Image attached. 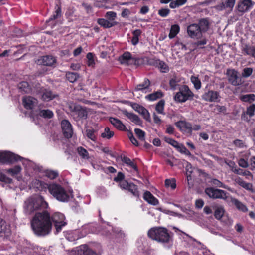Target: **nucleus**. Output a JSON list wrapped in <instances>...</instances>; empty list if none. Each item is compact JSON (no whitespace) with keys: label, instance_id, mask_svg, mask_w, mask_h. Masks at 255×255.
<instances>
[{"label":"nucleus","instance_id":"11","mask_svg":"<svg viewBox=\"0 0 255 255\" xmlns=\"http://www.w3.org/2000/svg\"><path fill=\"white\" fill-rule=\"evenodd\" d=\"M201 97L203 100L209 102H218L220 98L218 92L210 90H205Z\"/></svg>","mask_w":255,"mask_h":255},{"label":"nucleus","instance_id":"34","mask_svg":"<svg viewBox=\"0 0 255 255\" xmlns=\"http://www.w3.org/2000/svg\"><path fill=\"white\" fill-rule=\"evenodd\" d=\"M180 27L178 25L174 24L171 26L170 33L169 34V38L172 39L174 38L176 35L179 32Z\"/></svg>","mask_w":255,"mask_h":255},{"label":"nucleus","instance_id":"15","mask_svg":"<svg viewBox=\"0 0 255 255\" xmlns=\"http://www.w3.org/2000/svg\"><path fill=\"white\" fill-rule=\"evenodd\" d=\"M61 128L64 136L67 138L72 136L73 131L72 125L69 121L63 120L61 121Z\"/></svg>","mask_w":255,"mask_h":255},{"label":"nucleus","instance_id":"23","mask_svg":"<svg viewBox=\"0 0 255 255\" xmlns=\"http://www.w3.org/2000/svg\"><path fill=\"white\" fill-rule=\"evenodd\" d=\"M109 121L117 129L120 130H126L127 128L121 121L116 118L110 117Z\"/></svg>","mask_w":255,"mask_h":255},{"label":"nucleus","instance_id":"18","mask_svg":"<svg viewBox=\"0 0 255 255\" xmlns=\"http://www.w3.org/2000/svg\"><path fill=\"white\" fill-rule=\"evenodd\" d=\"M150 80L147 78H145L142 83H140L136 86L135 91H140L142 93H146L151 91L150 89Z\"/></svg>","mask_w":255,"mask_h":255},{"label":"nucleus","instance_id":"48","mask_svg":"<svg viewBox=\"0 0 255 255\" xmlns=\"http://www.w3.org/2000/svg\"><path fill=\"white\" fill-rule=\"evenodd\" d=\"M164 101L160 100L159 101L156 105L155 110L159 114H164Z\"/></svg>","mask_w":255,"mask_h":255},{"label":"nucleus","instance_id":"31","mask_svg":"<svg viewBox=\"0 0 255 255\" xmlns=\"http://www.w3.org/2000/svg\"><path fill=\"white\" fill-rule=\"evenodd\" d=\"M214 208V216L217 220H220L224 214V208L222 206H215Z\"/></svg>","mask_w":255,"mask_h":255},{"label":"nucleus","instance_id":"16","mask_svg":"<svg viewBox=\"0 0 255 255\" xmlns=\"http://www.w3.org/2000/svg\"><path fill=\"white\" fill-rule=\"evenodd\" d=\"M56 63V59L52 55H46L40 57L37 60V64L47 66H53Z\"/></svg>","mask_w":255,"mask_h":255},{"label":"nucleus","instance_id":"42","mask_svg":"<svg viewBox=\"0 0 255 255\" xmlns=\"http://www.w3.org/2000/svg\"><path fill=\"white\" fill-rule=\"evenodd\" d=\"M114 135V132L110 130L109 128L106 127L104 131L101 134V136L108 139L112 138Z\"/></svg>","mask_w":255,"mask_h":255},{"label":"nucleus","instance_id":"59","mask_svg":"<svg viewBox=\"0 0 255 255\" xmlns=\"http://www.w3.org/2000/svg\"><path fill=\"white\" fill-rule=\"evenodd\" d=\"M165 185L167 187H170L172 189L176 188L175 181L174 179H166L165 181Z\"/></svg>","mask_w":255,"mask_h":255},{"label":"nucleus","instance_id":"39","mask_svg":"<svg viewBox=\"0 0 255 255\" xmlns=\"http://www.w3.org/2000/svg\"><path fill=\"white\" fill-rule=\"evenodd\" d=\"M122 161L127 165L131 167L135 171H137V166L129 158L126 156H124L123 157H122Z\"/></svg>","mask_w":255,"mask_h":255},{"label":"nucleus","instance_id":"27","mask_svg":"<svg viewBox=\"0 0 255 255\" xmlns=\"http://www.w3.org/2000/svg\"><path fill=\"white\" fill-rule=\"evenodd\" d=\"M97 23L101 26L105 28H109L117 25L116 21H109L107 19L99 18L97 20Z\"/></svg>","mask_w":255,"mask_h":255},{"label":"nucleus","instance_id":"19","mask_svg":"<svg viewBox=\"0 0 255 255\" xmlns=\"http://www.w3.org/2000/svg\"><path fill=\"white\" fill-rule=\"evenodd\" d=\"M22 103L26 109L32 110L37 104V101L32 97L26 96L22 98Z\"/></svg>","mask_w":255,"mask_h":255},{"label":"nucleus","instance_id":"51","mask_svg":"<svg viewBox=\"0 0 255 255\" xmlns=\"http://www.w3.org/2000/svg\"><path fill=\"white\" fill-rule=\"evenodd\" d=\"M191 81L194 84L196 89L198 90L201 88V81L197 77L192 76L191 77Z\"/></svg>","mask_w":255,"mask_h":255},{"label":"nucleus","instance_id":"26","mask_svg":"<svg viewBox=\"0 0 255 255\" xmlns=\"http://www.w3.org/2000/svg\"><path fill=\"white\" fill-rule=\"evenodd\" d=\"M123 113L136 125H140L142 124L141 120L137 115L132 113L128 112L127 110H124Z\"/></svg>","mask_w":255,"mask_h":255},{"label":"nucleus","instance_id":"57","mask_svg":"<svg viewBox=\"0 0 255 255\" xmlns=\"http://www.w3.org/2000/svg\"><path fill=\"white\" fill-rule=\"evenodd\" d=\"M180 153L185 154L188 156H191V154L190 152L183 145H180L179 147L177 149Z\"/></svg>","mask_w":255,"mask_h":255},{"label":"nucleus","instance_id":"37","mask_svg":"<svg viewBox=\"0 0 255 255\" xmlns=\"http://www.w3.org/2000/svg\"><path fill=\"white\" fill-rule=\"evenodd\" d=\"M240 99L245 102L252 103L255 100V95L254 94H249L241 96Z\"/></svg>","mask_w":255,"mask_h":255},{"label":"nucleus","instance_id":"52","mask_svg":"<svg viewBox=\"0 0 255 255\" xmlns=\"http://www.w3.org/2000/svg\"><path fill=\"white\" fill-rule=\"evenodd\" d=\"M135 133L138 138L141 141L145 140V133L144 131L139 128H135L134 129Z\"/></svg>","mask_w":255,"mask_h":255},{"label":"nucleus","instance_id":"13","mask_svg":"<svg viewBox=\"0 0 255 255\" xmlns=\"http://www.w3.org/2000/svg\"><path fill=\"white\" fill-rule=\"evenodd\" d=\"M11 234L10 225L6 224L2 219H0V237L8 238Z\"/></svg>","mask_w":255,"mask_h":255},{"label":"nucleus","instance_id":"50","mask_svg":"<svg viewBox=\"0 0 255 255\" xmlns=\"http://www.w3.org/2000/svg\"><path fill=\"white\" fill-rule=\"evenodd\" d=\"M21 171V168L20 166H15L12 168H10L7 170V172L12 176L17 175Z\"/></svg>","mask_w":255,"mask_h":255},{"label":"nucleus","instance_id":"6","mask_svg":"<svg viewBox=\"0 0 255 255\" xmlns=\"http://www.w3.org/2000/svg\"><path fill=\"white\" fill-rule=\"evenodd\" d=\"M71 115L76 121H82L87 118L88 111L86 107L79 105L70 106Z\"/></svg>","mask_w":255,"mask_h":255},{"label":"nucleus","instance_id":"9","mask_svg":"<svg viewBox=\"0 0 255 255\" xmlns=\"http://www.w3.org/2000/svg\"><path fill=\"white\" fill-rule=\"evenodd\" d=\"M205 193L209 197L214 199H226L227 198L226 192L219 189L207 188L205 189Z\"/></svg>","mask_w":255,"mask_h":255},{"label":"nucleus","instance_id":"2","mask_svg":"<svg viewBox=\"0 0 255 255\" xmlns=\"http://www.w3.org/2000/svg\"><path fill=\"white\" fill-rule=\"evenodd\" d=\"M171 232L163 227H155L148 231L149 238L163 244H172L173 239Z\"/></svg>","mask_w":255,"mask_h":255},{"label":"nucleus","instance_id":"20","mask_svg":"<svg viewBox=\"0 0 255 255\" xmlns=\"http://www.w3.org/2000/svg\"><path fill=\"white\" fill-rule=\"evenodd\" d=\"M175 125L181 131L191 134L192 131V127L190 123L180 121L175 123Z\"/></svg>","mask_w":255,"mask_h":255},{"label":"nucleus","instance_id":"17","mask_svg":"<svg viewBox=\"0 0 255 255\" xmlns=\"http://www.w3.org/2000/svg\"><path fill=\"white\" fill-rule=\"evenodd\" d=\"M132 107L134 110L141 114L144 119L148 122H151L150 115L148 111L144 107L139 105L137 103H134L132 105Z\"/></svg>","mask_w":255,"mask_h":255},{"label":"nucleus","instance_id":"64","mask_svg":"<svg viewBox=\"0 0 255 255\" xmlns=\"http://www.w3.org/2000/svg\"><path fill=\"white\" fill-rule=\"evenodd\" d=\"M159 68L162 72H166L168 71V67L165 63L162 61L159 63Z\"/></svg>","mask_w":255,"mask_h":255},{"label":"nucleus","instance_id":"53","mask_svg":"<svg viewBox=\"0 0 255 255\" xmlns=\"http://www.w3.org/2000/svg\"><path fill=\"white\" fill-rule=\"evenodd\" d=\"M253 73V69L250 67L245 68L243 70L242 76L244 78H248Z\"/></svg>","mask_w":255,"mask_h":255},{"label":"nucleus","instance_id":"14","mask_svg":"<svg viewBox=\"0 0 255 255\" xmlns=\"http://www.w3.org/2000/svg\"><path fill=\"white\" fill-rule=\"evenodd\" d=\"M119 62L123 65H128L130 64H136L137 59L131 56V54L128 52H125L119 58Z\"/></svg>","mask_w":255,"mask_h":255},{"label":"nucleus","instance_id":"40","mask_svg":"<svg viewBox=\"0 0 255 255\" xmlns=\"http://www.w3.org/2000/svg\"><path fill=\"white\" fill-rule=\"evenodd\" d=\"M39 115L43 118L50 119L53 117V113L50 110H41Z\"/></svg>","mask_w":255,"mask_h":255},{"label":"nucleus","instance_id":"10","mask_svg":"<svg viewBox=\"0 0 255 255\" xmlns=\"http://www.w3.org/2000/svg\"><path fill=\"white\" fill-rule=\"evenodd\" d=\"M187 33L188 35L192 39H198L202 37V32L196 23H193L188 26Z\"/></svg>","mask_w":255,"mask_h":255},{"label":"nucleus","instance_id":"60","mask_svg":"<svg viewBox=\"0 0 255 255\" xmlns=\"http://www.w3.org/2000/svg\"><path fill=\"white\" fill-rule=\"evenodd\" d=\"M238 165L240 167H241L242 168H248L249 166V164L248 161L245 160L243 158H240L238 160Z\"/></svg>","mask_w":255,"mask_h":255},{"label":"nucleus","instance_id":"38","mask_svg":"<svg viewBox=\"0 0 255 255\" xmlns=\"http://www.w3.org/2000/svg\"><path fill=\"white\" fill-rule=\"evenodd\" d=\"M128 191L130 192L133 196L139 197L140 193L138 190L137 187L133 183H130V185L128 189Z\"/></svg>","mask_w":255,"mask_h":255},{"label":"nucleus","instance_id":"7","mask_svg":"<svg viewBox=\"0 0 255 255\" xmlns=\"http://www.w3.org/2000/svg\"><path fill=\"white\" fill-rule=\"evenodd\" d=\"M227 75L228 82L233 86H240L243 83L242 78L239 76V72L235 69H228Z\"/></svg>","mask_w":255,"mask_h":255},{"label":"nucleus","instance_id":"62","mask_svg":"<svg viewBox=\"0 0 255 255\" xmlns=\"http://www.w3.org/2000/svg\"><path fill=\"white\" fill-rule=\"evenodd\" d=\"M227 165L231 168V170L235 173V170H237L239 168L237 167L235 163L232 161H229L225 162Z\"/></svg>","mask_w":255,"mask_h":255},{"label":"nucleus","instance_id":"43","mask_svg":"<svg viewBox=\"0 0 255 255\" xmlns=\"http://www.w3.org/2000/svg\"><path fill=\"white\" fill-rule=\"evenodd\" d=\"M187 1V0H176L171 2L169 6L171 8H175L184 5Z\"/></svg>","mask_w":255,"mask_h":255},{"label":"nucleus","instance_id":"33","mask_svg":"<svg viewBox=\"0 0 255 255\" xmlns=\"http://www.w3.org/2000/svg\"><path fill=\"white\" fill-rule=\"evenodd\" d=\"M163 93L161 91H158L147 95L145 98L149 101H155L162 97Z\"/></svg>","mask_w":255,"mask_h":255},{"label":"nucleus","instance_id":"56","mask_svg":"<svg viewBox=\"0 0 255 255\" xmlns=\"http://www.w3.org/2000/svg\"><path fill=\"white\" fill-rule=\"evenodd\" d=\"M87 65L88 66L93 67L95 65V62L93 58V56L92 53H88L87 54Z\"/></svg>","mask_w":255,"mask_h":255},{"label":"nucleus","instance_id":"32","mask_svg":"<svg viewBox=\"0 0 255 255\" xmlns=\"http://www.w3.org/2000/svg\"><path fill=\"white\" fill-rule=\"evenodd\" d=\"M96 130L93 128L87 129L85 131V135L87 137L92 141L96 142L97 137L95 135Z\"/></svg>","mask_w":255,"mask_h":255},{"label":"nucleus","instance_id":"30","mask_svg":"<svg viewBox=\"0 0 255 255\" xmlns=\"http://www.w3.org/2000/svg\"><path fill=\"white\" fill-rule=\"evenodd\" d=\"M235 182L240 186L248 190H252V184L250 183H247L242 180L241 178L238 177L235 179Z\"/></svg>","mask_w":255,"mask_h":255},{"label":"nucleus","instance_id":"55","mask_svg":"<svg viewBox=\"0 0 255 255\" xmlns=\"http://www.w3.org/2000/svg\"><path fill=\"white\" fill-rule=\"evenodd\" d=\"M164 139H165V141L167 143L170 144V145H171L172 146H173L176 149H177V148H178L179 146L180 145V144L178 143V142L177 141H175V140H174L172 138H168V137H165Z\"/></svg>","mask_w":255,"mask_h":255},{"label":"nucleus","instance_id":"44","mask_svg":"<svg viewBox=\"0 0 255 255\" xmlns=\"http://www.w3.org/2000/svg\"><path fill=\"white\" fill-rule=\"evenodd\" d=\"M77 152L79 155L84 159H88L89 158V153L88 151L82 147H79L77 148Z\"/></svg>","mask_w":255,"mask_h":255},{"label":"nucleus","instance_id":"49","mask_svg":"<svg viewBox=\"0 0 255 255\" xmlns=\"http://www.w3.org/2000/svg\"><path fill=\"white\" fill-rule=\"evenodd\" d=\"M105 17L109 21H115L117 14L114 11H108L106 13Z\"/></svg>","mask_w":255,"mask_h":255},{"label":"nucleus","instance_id":"41","mask_svg":"<svg viewBox=\"0 0 255 255\" xmlns=\"http://www.w3.org/2000/svg\"><path fill=\"white\" fill-rule=\"evenodd\" d=\"M67 79L71 83H74L79 78V75L77 73L74 72H67L66 74Z\"/></svg>","mask_w":255,"mask_h":255},{"label":"nucleus","instance_id":"25","mask_svg":"<svg viewBox=\"0 0 255 255\" xmlns=\"http://www.w3.org/2000/svg\"><path fill=\"white\" fill-rule=\"evenodd\" d=\"M229 198L230 201L232 203V204L235 205L239 210L244 212H246L248 211L247 206L240 201H239L238 199L232 197H230Z\"/></svg>","mask_w":255,"mask_h":255},{"label":"nucleus","instance_id":"3","mask_svg":"<svg viewBox=\"0 0 255 255\" xmlns=\"http://www.w3.org/2000/svg\"><path fill=\"white\" fill-rule=\"evenodd\" d=\"M48 207V203L42 196L27 199L24 203V210L26 214H31L40 209H45Z\"/></svg>","mask_w":255,"mask_h":255},{"label":"nucleus","instance_id":"28","mask_svg":"<svg viewBox=\"0 0 255 255\" xmlns=\"http://www.w3.org/2000/svg\"><path fill=\"white\" fill-rule=\"evenodd\" d=\"M57 95L53 93V92L47 89H44L42 91V94L41 95V99L45 101H50L55 97H56Z\"/></svg>","mask_w":255,"mask_h":255},{"label":"nucleus","instance_id":"1","mask_svg":"<svg viewBox=\"0 0 255 255\" xmlns=\"http://www.w3.org/2000/svg\"><path fill=\"white\" fill-rule=\"evenodd\" d=\"M65 219L64 215L61 213H55L51 218L47 211L37 212L30 221L31 227L36 235L45 236L51 232L52 221L54 224L56 233H58L67 224Z\"/></svg>","mask_w":255,"mask_h":255},{"label":"nucleus","instance_id":"47","mask_svg":"<svg viewBox=\"0 0 255 255\" xmlns=\"http://www.w3.org/2000/svg\"><path fill=\"white\" fill-rule=\"evenodd\" d=\"M61 15V9L60 6H59L57 4L56 5L55 7V11L54 13L49 18V20H52L56 19L59 17Z\"/></svg>","mask_w":255,"mask_h":255},{"label":"nucleus","instance_id":"54","mask_svg":"<svg viewBox=\"0 0 255 255\" xmlns=\"http://www.w3.org/2000/svg\"><path fill=\"white\" fill-rule=\"evenodd\" d=\"M255 112V104H253L247 108L246 112V114L248 115L250 117L253 116Z\"/></svg>","mask_w":255,"mask_h":255},{"label":"nucleus","instance_id":"63","mask_svg":"<svg viewBox=\"0 0 255 255\" xmlns=\"http://www.w3.org/2000/svg\"><path fill=\"white\" fill-rule=\"evenodd\" d=\"M178 81L175 78H172L169 81V84L172 89L175 90Z\"/></svg>","mask_w":255,"mask_h":255},{"label":"nucleus","instance_id":"21","mask_svg":"<svg viewBox=\"0 0 255 255\" xmlns=\"http://www.w3.org/2000/svg\"><path fill=\"white\" fill-rule=\"evenodd\" d=\"M242 52L244 55L250 56L255 58V46L244 44L241 48Z\"/></svg>","mask_w":255,"mask_h":255},{"label":"nucleus","instance_id":"4","mask_svg":"<svg viewBox=\"0 0 255 255\" xmlns=\"http://www.w3.org/2000/svg\"><path fill=\"white\" fill-rule=\"evenodd\" d=\"M47 188L50 193L57 200L63 202L69 201V194L60 185L52 183L49 184Z\"/></svg>","mask_w":255,"mask_h":255},{"label":"nucleus","instance_id":"29","mask_svg":"<svg viewBox=\"0 0 255 255\" xmlns=\"http://www.w3.org/2000/svg\"><path fill=\"white\" fill-rule=\"evenodd\" d=\"M198 26L200 27V30L202 32H207L209 29V22L207 18H202L199 20Z\"/></svg>","mask_w":255,"mask_h":255},{"label":"nucleus","instance_id":"46","mask_svg":"<svg viewBox=\"0 0 255 255\" xmlns=\"http://www.w3.org/2000/svg\"><path fill=\"white\" fill-rule=\"evenodd\" d=\"M45 175L50 179H54L58 176V173L56 171L46 170L45 171Z\"/></svg>","mask_w":255,"mask_h":255},{"label":"nucleus","instance_id":"22","mask_svg":"<svg viewBox=\"0 0 255 255\" xmlns=\"http://www.w3.org/2000/svg\"><path fill=\"white\" fill-rule=\"evenodd\" d=\"M76 254L77 255H97V254L89 249L86 245L79 246Z\"/></svg>","mask_w":255,"mask_h":255},{"label":"nucleus","instance_id":"8","mask_svg":"<svg viewBox=\"0 0 255 255\" xmlns=\"http://www.w3.org/2000/svg\"><path fill=\"white\" fill-rule=\"evenodd\" d=\"M21 157L9 151L0 152V162L12 163L21 159Z\"/></svg>","mask_w":255,"mask_h":255},{"label":"nucleus","instance_id":"12","mask_svg":"<svg viewBox=\"0 0 255 255\" xmlns=\"http://www.w3.org/2000/svg\"><path fill=\"white\" fill-rule=\"evenodd\" d=\"M255 4L252 0H240L237 4V10L241 13L250 10Z\"/></svg>","mask_w":255,"mask_h":255},{"label":"nucleus","instance_id":"24","mask_svg":"<svg viewBox=\"0 0 255 255\" xmlns=\"http://www.w3.org/2000/svg\"><path fill=\"white\" fill-rule=\"evenodd\" d=\"M144 199L149 204L153 205H157L158 204V200L153 195L148 191L144 192L143 194Z\"/></svg>","mask_w":255,"mask_h":255},{"label":"nucleus","instance_id":"5","mask_svg":"<svg viewBox=\"0 0 255 255\" xmlns=\"http://www.w3.org/2000/svg\"><path fill=\"white\" fill-rule=\"evenodd\" d=\"M179 91L174 96V100L179 103H183L187 100H192L194 96L188 86L184 85L179 87Z\"/></svg>","mask_w":255,"mask_h":255},{"label":"nucleus","instance_id":"61","mask_svg":"<svg viewBox=\"0 0 255 255\" xmlns=\"http://www.w3.org/2000/svg\"><path fill=\"white\" fill-rule=\"evenodd\" d=\"M129 185L130 183H128L127 180H125L121 181L119 182V186L123 189L128 190Z\"/></svg>","mask_w":255,"mask_h":255},{"label":"nucleus","instance_id":"45","mask_svg":"<svg viewBox=\"0 0 255 255\" xmlns=\"http://www.w3.org/2000/svg\"><path fill=\"white\" fill-rule=\"evenodd\" d=\"M235 173L241 175L245 176L246 178H248L249 176L253 178V175L252 174L250 171L248 170H244L239 168L237 170H235Z\"/></svg>","mask_w":255,"mask_h":255},{"label":"nucleus","instance_id":"35","mask_svg":"<svg viewBox=\"0 0 255 255\" xmlns=\"http://www.w3.org/2000/svg\"><path fill=\"white\" fill-rule=\"evenodd\" d=\"M141 31L140 29H136L132 32L133 37L131 39V43L133 45H136L139 42V37L141 34Z\"/></svg>","mask_w":255,"mask_h":255},{"label":"nucleus","instance_id":"58","mask_svg":"<svg viewBox=\"0 0 255 255\" xmlns=\"http://www.w3.org/2000/svg\"><path fill=\"white\" fill-rule=\"evenodd\" d=\"M0 181L6 183H11L12 180L0 171Z\"/></svg>","mask_w":255,"mask_h":255},{"label":"nucleus","instance_id":"36","mask_svg":"<svg viewBox=\"0 0 255 255\" xmlns=\"http://www.w3.org/2000/svg\"><path fill=\"white\" fill-rule=\"evenodd\" d=\"M18 88L21 92L24 93H28L31 91L28 83L25 81L21 82L18 84Z\"/></svg>","mask_w":255,"mask_h":255}]
</instances>
